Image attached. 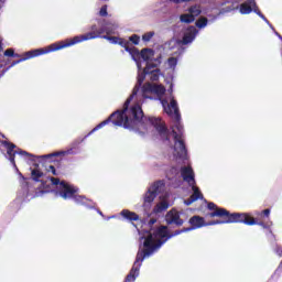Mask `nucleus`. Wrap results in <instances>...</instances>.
Segmentation results:
<instances>
[{
  "label": "nucleus",
  "instance_id": "20e7f679",
  "mask_svg": "<svg viewBox=\"0 0 282 282\" xmlns=\"http://www.w3.org/2000/svg\"><path fill=\"white\" fill-rule=\"evenodd\" d=\"M169 238V231L166 227L162 226L156 231H150L144 239L143 248L145 250L144 254H149V252H153V250H158L164 241Z\"/></svg>",
  "mask_w": 282,
  "mask_h": 282
},
{
  "label": "nucleus",
  "instance_id": "2f4dec72",
  "mask_svg": "<svg viewBox=\"0 0 282 282\" xmlns=\"http://www.w3.org/2000/svg\"><path fill=\"white\" fill-rule=\"evenodd\" d=\"M174 3H184V1H191V0H172Z\"/></svg>",
  "mask_w": 282,
  "mask_h": 282
},
{
  "label": "nucleus",
  "instance_id": "6e6552de",
  "mask_svg": "<svg viewBox=\"0 0 282 282\" xmlns=\"http://www.w3.org/2000/svg\"><path fill=\"white\" fill-rule=\"evenodd\" d=\"M199 14H202V9L199 6H193L187 10L186 13L180 15V21L181 23H193L195 18L199 17Z\"/></svg>",
  "mask_w": 282,
  "mask_h": 282
},
{
  "label": "nucleus",
  "instance_id": "393cba45",
  "mask_svg": "<svg viewBox=\"0 0 282 282\" xmlns=\"http://www.w3.org/2000/svg\"><path fill=\"white\" fill-rule=\"evenodd\" d=\"M177 65V59L175 57H171L169 59V66L170 67H175Z\"/></svg>",
  "mask_w": 282,
  "mask_h": 282
},
{
  "label": "nucleus",
  "instance_id": "5701e85b",
  "mask_svg": "<svg viewBox=\"0 0 282 282\" xmlns=\"http://www.w3.org/2000/svg\"><path fill=\"white\" fill-rule=\"evenodd\" d=\"M153 35H154L153 32H148V33L143 34L142 39H143V41L149 42V41H151V39H153Z\"/></svg>",
  "mask_w": 282,
  "mask_h": 282
},
{
  "label": "nucleus",
  "instance_id": "a878e982",
  "mask_svg": "<svg viewBox=\"0 0 282 282\" xmlns=\"http://www.w3.org/2000/svg\"><path fill=\"white\" fill-rule=\"evenodd\" d=\"M156 127L164 130V122H162V119H154Z\"/></svg>",
  "mask_w": 282,
  "mask_h": 282
},
{
  "label": "nucleus",
  "instance_id": "7ed1b4c3",
  "mask_svg": "<svg viewBox=\"0 0 282 282\" xmlns=\"http://www.w3.org/2000/svg\"><path fill=\"white\" fill-rule=\"evenodd\" d=\"M135 98V94H133L130 98L127 99L124 104V110L112 113L111 120L113 124L117 127H131L132 120H141L144 113L142 112V107L140 105H134L129 112H127V107H129V102Z\"/></svg>",
  "mask_w": 282,
  "mask_h": 282
},
{
  "label": "nucleus",
  "instance_id": "f3484780",
  "mask_svg": "<svg viewBox=\"0 0 282 282\" xmlns=\"http://www.w3.org/2000/svg\"><path fill=\"white\" fill-rule=\"evenodd\" d=\"M169 208V202L161 200L153 209V213H162Z\"/></svg>",
  "mask_w": 282,
  "mask_h": 282
},
{
  "label": "nucleus",
  "instance_id": "39448f33",
  "mask_svg": "<svg viewBox=\"0 0 282 282\" xmlns=\"http://www.w3.org/2000/svg\"><path fill=\"white\" fill-rule=\"evenodd\" d=\"M182 177L184 182H187L189 186H192L193 195L189 200H185L186 206H191L193 202H197V199H202V192H199V187L195 186V174L193 173V169L184 167L182 170Z\"/></svg>",
  "mask_w": 282,
  "mask_h": 282
},
{
  "label": "nucleus",
  "instance_id": "9b49d317",
  "mask_svg": "<svg viewBox=\"0 0 282 282\" xmlns=\"http://www.w3.org/2000/svg\"><path fill=\"white\" fill-rule=\"evenodd\" d=\"M189 224L193 226V228H202L203 226H215V224H219V221L206 224L204 218L194 216L189 219Z\"/></svg>",
  "mask_w": 282,
  "mask_h": 282
},
{
  "label": "nucleus",
  "instance_id": "aec40b11",
  "mask_svg": "<svg viewBox=\"0 0 282 282\" xmlns=\"http://www.w3.org/2000/svg\"><path fill=\"white\" fill-rule=\"evenodd\" d=\"M206 25H208V19L206 18H199L197 21H196V28H206Z\"/></svg>",
  "mask_w": 282,
  "mask_h": 282
},
{
  "label": "nucleus",
  "instance_id": "c9c22d12",
  "mask_svg": "<svg viewBox=\"0 0 282 282\" xmlns=\"http://www.w3.org/2000/svg\"><path fill=\"white\" fill-rule=\"evenodd\" d=\"M10 160H11L12 164H14V158H11Z\"/></svg>",
  "mask_w": 282,
  "mask_h": 282
},
{
  "label": "nucleus",
  "instance_id": "2eb2a0df",
  "mask_svg": "<svg viewBox=\"0 0 282 282\" xmlns=\"http://www.w3.org/2000/svg\"><path fill=\"white\" fill-rule=\"evenodd\" d=\"M155 53L151 48H144L141 51V57L143 61H151Z\"/></svg>",
  "mask_w": 282,
  "mask_h": 282
},
{
  "label": "nucleus",
  "instance_id": "f8f14e48",
  "mask_svg": "<svg viewBox=\"0 0 282 282\" xmlns=\"http://www.w3.org/2000/svg\"><path fill=\"white\" fill-rule=\"evenodd\" d=\"M165 219L167 224H177L178 226L182 225V221L180 220V213H177L175 209L169 212L165 216Z\"/></svg>",
  "mask_w": 282,
  "mask_h": 282
},
{
  "label": "nucleus",
  "instance_id": "1a4fd4ad",
  "mask_svg": "<svg viewBox=\"0 0 282 282\" xmlns=\"http://www.w3.org/2000/svg\"><path fill=\"white\" fill-rule=\"evenodd\" d=\"M155 197H158V184H153L145 193L143 197V207L151 208V204H153Z\"/></svg>",
  "mask_w": 282,
  "mask_h": 282
},
{
  "label": "nucleus",
  "instance_id": "4c0bfd02",
  "mask_svg": "<svg viewBox=\"0 0 282 282\" xmlns=\"http://www.w3.org/2000/svg\"><path fill=\"white\" fill-rule=\"evenodd\" d=\"M262 19H265L263 15H261V13H258Z\"/></svg>",
  "mask_w": 282,
  "mask_h": 282
},
{
  "label": "nucleus",
  "instance_id": "ddd939ff",
  "mask_svg": "<svg viewBox=\"0 0 282 282\" xmlns=\"http://www.w3.org/2000/svg\"><path fill=\"white\" fill-rule=\"evenodd\" d=\"M249 3H242L240 6V13L241 14H250V12H252V10H254V8H257V3L254 2V0H249Z\"/></svg>",
  "mask_w": 282,
  "mask_h": 282
},
{
  "label": "nucleus",
  "instance_id": "cd10ccee",
  "mask_svg": "<svg viewBox=\"0 0 282 282\" xmlns=\"http://www.w3.org/2000/svg\"><path fill=\"white\" fill-rule=\"evenodd\" d=\"M100 17H107V7H102L99 11Z\"/></svg>",
  "mask_w": 282,
  "mask_h": 282
},
{
  "label": "nucleus",
  "instance_id": "c85d7f7f",
  "mask_svg": "<svg viewBox=\"0 0 282 282\" xmlns=\"http://www.w3.org/2000/svg\"><path fill=\"white\" fill-rule=\"evenodd\" d=\"M9 155H12V150L14 149V144H7Z\"/></svg>",
  "mask_w": 282,
  "mask_h": 282
},
{
  "label": "nucleus",
  "instance_id": "6ab92c4d",
  "mask_svg": "<svg viewBox=\"0 0 282 282\" xmlns=\"http://www.w3.org/2000/svg\"><path fill=\"white\" fill-rule=\"evenodd\" d=\"M144 74H151V79L152 80H158V76L160 75V70H150L149 67L144 68Z\"/></svg>",
  "mask_w": 282,
  "mask_h": 282
},
{
  "label": "nucleus",
  "instance_id": "412c9836",
  "mask_svg": "<svg viewBox=\"0 0 282 282\" xmlns=\"http://www.w3.org/2000/svg\"><path fill=\"white\" fill-rule=\"evenodd\" d=\"M135 274H138L137 269H132L130 274L127 276L126 282H133L135 281Z\"/></svg>",
  "mask_w": 282,
  "mask_h": 282
},
{
  "label": "nucleus",
  "instance_id": "e433bc0d",
  "mask_svg": "<svg viewBox=\"0 0 282 282\" xmlns=\"http://www.w3.org/2000/svg\"><path fill=\"white\" fill-rule=\"evenodd\" d=\"M137 260H140V253H138V256H137Z\"/></svg>",
  "mask_w": 282,
  "mask_h": 282
},
{
  "label": "nucleus",
  "instance_id": "b1692460",
  "mask_svg": "<svg viewBox=\"0 0 282 282\" xmlns=\"http://www.w3.org/2000/svg\"><path fill=\"white\" fill-rule=\"evenodd\" d=\"M130 41H131L132 43H134V45H138V43H140V36H138V35H132V36H130Z\"/></svg>",
  "mask_w": 282,
  "mask_h": 282
},
{
  "label": "nucleus",
  "instance_id": "72a5a7b5",
  "mask_svg": "<svg viewBox=\"0 0 282 282\" xmlns=\"http://www.w3.org/2000/svg\"><path fill=\"white\" fill-rule=\"evenodd\" d=\"M263 214L267 215V216L270 215V209H264Z\"/></svg>",
  "mask_w": 282,
  "mask_h": 282
},
{
  "label": "nucleus",
  "instance_id": "f704fd0d",
  "mask_svg": "<svg viewBox=\"0 0 282 282\" xmlns=\"http://www.w3.org/2000/svg\"><path fill=\"white\" fill-rule=\"evenodd\" d=\"M150 224H151V225L155 224V219H151V220H150Z\"/></svg>",
  "mask_w": 282,
  "mask_h": 282
},
{
  "label": "nucleus",
  "instance_id": "4468645a",
  "mask_svg": "<svg viewBox=\"0 0 282 282\" xmlns=\"http://www.w3.org/2000/svg\"><path fill=\"white\" fill-rule=\"evenodd\" d=\"M148 90L152 91L153 94H158V96H163L164 91H166L164 86H162V85H151V84H148Z\"/></svg>",
  "mask_w": 282,
  "mask_h": 282
},
{
  "label": "nucleus",
  "instance_id": "4be33fe9",
  "mask_svg": "<svg viewBox=\"0 0 282 282\" xmlns=\"http://www.w3.org/2000/svg\"><path fill=\"white\" fill-rule=\"evenodd\" d=\"M31 175L34 180H39L40 177H43V173L40 170H33Z\"/></svg>",
  "mask_w": 282,
  "mask_h": 282
},
{
  "label": "nucleus",
  "instance_id": "0eeeda50",
  "mask_svg": "<svg viewBox=\"0 0 282 282\" xmlns=\"http://www.w3.org/2000/svg\"><path fill=\"white\" fill-rule=\"evenodd\" d=\"M52 184L55 186H58L59 191L63 192L62 197L63 199H67L68 197H72L74 193H77L78 189L76 187L67 184L65 181H59L58 178H51Z\"/></svg>",
  "mask_w": 282,
  "mask_h": 282
},
{
  "label": "nucleus",
  "instance_id": "f03ea898",
  "mask_svg": "<svg viewBox=\"0 0 282 282\" xmlns=\"http://www.w3.org/2000/svg\"><path fill=\"white\" fill-rule=\"evenodd\" d=\"M91 39H96V35L93 33H87L85 35H78L66 41L56 42L45 48H37L26 52V57L23 58V61H28V58H34L35 56H41L43 54H50V52H57V50H65V47H72V45H76V43H83V41H91Z\"/></svg>",
  "mask_w": 282,
  "mask_h": 282
},
{
  "label": "nucleus",
  "instance_id": "f257e3e1",
  "mask_svg": "<svg viewBox=\"0 0 282 282\" xmlns=\"http://www.w3.org/2000/svg\"><path fill=\"white\" fill-rule=\"evenodd\" d=\"M161 102L165 113L176 121L172 130L174 140V155L184 158V155H186V147L184 145V140L182 139L184 128L180 123V108L177 107V101L171 97L170 99H163Z\"/></svg>",
  "mask_w": 282,
  "mask_h": 282
},
{
  "label": "nucleus",
  "instance_id": "423d86ee",
  "mask_svg": "<svg viewBox=\"0 0 282 282\" xmlns=\"http://www.w3.org/2000/svg\"><path fill=\"white\" fill-rule=\"evenodd\" d=\"M232 223L247 224V226H254V224H257V221H254V218L248 214H231L229 220L218 221V224H232Z\"/></svg>",
  "mask_w": 282,
  "mask_h": 282
},
{
  "label": "nucleus",
  "instance_id": "dca6fc26",
  "mask_svg": "<svg viewBox=\"0 0 282 282\" xmlns=\"http://www.w3.org/2000/svg\"><path fill=\"white\" fill-rule=\"evenodd\" d=\"M228 216V210L217 207L216 210L209 214V217H226Z\"/></svg>",
  "mask_w": 282,
  "mask_h": 282
},
{
  "label": "nucleus",
  "instance_id": "a211bd4d",
  "mask_svg": "<svg viewBox=\"0 0 282 282\" xmlns=\"http://www.w3.org/2000/svg\"><path fill=\"white\" fill-rule=\"evenodd\" d=\"M121 215H122L123 217H126V219H130V220H132V221L138 220V216H137V214L133 213V212L123 210V212L121 213Z\"/></svg>",
  "mask_w": 282,
  "mask_h": 282
},
{
  "label": "nucleus",
  "instance_id": "7c9ffc66",
  "mask_svg": "<svg viewBox=\"0 0 282 282\" xmlns=\"http://www.w3.org/2000/svg\"><path fill=\"white\" fill-rule=\"evenodd\" d=\"M108 40L110 41V43H118V40L116 37H108Z\"/></svg>",
  "mask_w": 282,
  "mask_h": 282
},
{
  "label": "nucleus",
  "instance_id": "c756f323",
  "mask_svg": "<svg viewBox=\"0 0 282 282\" xmlns=\"http://www.w3.org/2000/svg\"><path fill=\"white\" fill-rule=\"evenodd\" d=\"M208 208H209V210H217L218 207L214 203H209Z\"/></svg>",
  "mask_w": 282,
  "mask_h": 282
},
{
  "label": "nucleus",
  "instance_id": "bb28decb",
  "mask_svg": "<svg viewBox=\"0 0 282 282\" xmlns=\"http://www.w3.org/2000/svg\"><path fill=\"white\" fill-rule=\"evenodd\" d=\"M4 56H14V50L8 48V50L4 52Z\"/></svg>",
  "mask_w": 282,
  "mask_h": 282
},
{
  "label": "nucleus",
  "instance_id": "9d476101",
  "mask_svg": "<svg viewBox=\"0 0 282 282\" xmlns=\"http://www.w3.org/2000/svg\"><path fill=\"white\" fill-rule=\"evenodd\" d=\"M196 34H197V29H195V26L188 28L185 31L183 40L181 41V43L183 45H188V43H193V41L195 40Z\"/></svg>",
  "mask_w": 282,
  "mask_h": 282
},
{
  "label": "nucleus",
  "instance_id": "473e14b6",
  "mask_svg": "<svg viewBox=\"0 0 282 282\" xmlns=\"http://www.w3.org/2000/svg\"><path fill=\"white\" fill-rule=\"evenodd\" d=\"M50 171H52L53 175H56V169L53 165L50 166Z\"/></svg>",
  "mask_w": 282,
  "mask_h": 282
}]
</instances>
